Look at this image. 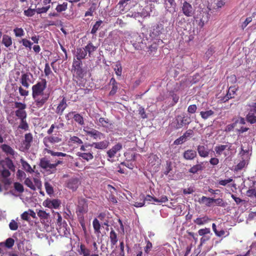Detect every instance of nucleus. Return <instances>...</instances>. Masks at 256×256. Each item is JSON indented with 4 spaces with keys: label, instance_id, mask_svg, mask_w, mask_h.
I'll return each mask as SVG.
<instances>
[{
    "label": "nucleus",
    "instance_id": "nucleus-1",
    "mask_svg": "<svg viewBox=\"0 0 256 256\" xmlns=\"http://www.w3.org/2000/svg\"><path fill=\"white\" fill-rule=\"evenodd\" d=\"M46 87L47 81L44 78L41 79L40 81L37 82L32 86V97L37 108H42L50 98V92H44Z\"/></svg>",
    "mask_w": 256,
    "mask_h": 256
},
{
    "label": "nucleus",
    "instance_id": "nucleus-2",
    "mask_svg": "<svg viewBox=\"0 0 256 256\" xmlns=\"http://www.w3.org/2000/svg\"><path fill=\"white\" fill-rule=\"evenodd\" d=\"M16 168V166L9 157L0 160V182L3 184L6 190H8L12 183L10 178V172H15Z\"/></svg>",
    "mask_w": 256,
    "mask_h": 256
},
{
    "label": "nucleus",
    "instance_id": "nucleus-3",
    "mask_svg": "<svg viewBox=\"0 0 256 256\" xmlns=\"http://www.w3.org/2000/svg\"><path fill=\"white\" fill-rule=\"evenodd\" d=\"M62 135L60 134H48L43 138V144L45 146L44 152L48 154H51L52 156H66L68 155L66 153L62 152H56L52 150L51 148L54 147V144H55L60 143L62 142Z\"/></svg>",
    "mask_w": 256,
    "mask_h": 256
},
{
    "label": "nucleus",
    "instance_id": "nucleus-4",
    "mask_svg": "<svg viewBox=\"0 0 256 256\" xmlns=\"http://www.w3.org/2000/svg\"><path fill=\"white\" fill-rule=\"evenodd\" d=\"M63 164V162L60 159H50L46 156H44L40 159V166L46 170L50 171L51 170H56V168L59 164Z\"/></svg>",
    "mask_w": 256,
    "mask_h": 256
},
{
    "label": "nucleus",
    "instance_id": "nucleus-5",
    "mask_svg": "<svg viewBox=\"0 0 256 256\" xmlns=\"http://www.w3.org/2000/svg\"><path fill=\"white\" fill-rule=\"evenodd\" d=\"M190 118L186 114L178 115L172 123V126L178 130L182 128L184 125H188L190 123Z\"/></svg>",
    "mask_w": 256,
    "mask_h": 256
},
{
    "label": "nucleus",
    "instance_id": "nucleus-6",
    "mask_svg": "<svg viewBox=\"0 0 256 256\" xmlns=\"http://www.w3.org/2000/svg\"><path fill=\"white\" fill-rule=\"evenodd\" d=\"M83 130L86 136L92 138L94 140H100L104 136V134L98 130L88 126L84 127Z\"/></svg>",
    "mask_w": 256,
    "mask_h": 256
},
{
    "label": "nucleus",
    "instance_id": "nucleus-7",
    "mask_svg": "<svg viewBox=\"0 0 256 256\" xmlns=\"http://www.w3.org/2000/svg\"><path fill=\"white\" fill-rule=\"evenodd\" d=\"M161 164V160L156 154H151L148 157V166L157 170Z\"/></svg>",
    "mask_w": 256,
    "mask_h": 256
},
{
    "label": "nucleus",
    "instance_id": "nucleus-8",
    "mask_svg": "<svg viewBox=\"0 0 256 256\" xmlns=\"http://www.w3.org/2000/svg\"><path fill=\"white\" fill-rule=\"evenodd\" d=\"M33 180L34 182L29 178H26L24 184L33 190H35L36 188L38 189L40 188L42 186L41 181L37 178H34Z\"/></svg>",
    "mask_w": 256,
    "mask_h": 256
},
{
    "label": "nucleus",
    "instance_id": "nucleus-9",
    "mask_svg": "<svg viewBox=\"0 0 256 256\" xmlns=\"http://www.w3.org/2000/svg\"><path fill=\"white\" fill-rule=\"evenodd\" d=\"M80 184L79 178H72L67 181L66 186L72 191H76L80 186Z\"/></svg>",
    "mask_w": 256,
    "mask_h": 256
},
{
    "label": "nucleus",
    "instance_id": "nucleus-10",
    "mask_svg": "<svg viewBox=\"0 0 256 256\" xmlns=\"http://www.w3.org/2000/svg\"><path fill=\"white\" fill-rule=\"evenodd\" d=\"M60 204V201L58 199L47 198L43 202V206L50 208L56 209L59 208Z\"/></svg>",
    "mask_w": 256,
    "mask_h": 256
},
{
    "label": "nucleus",
    "instance_id": "nucleus-11",
    "mask_svg": "<svg viewBox=\"0 0 256 256\" xmlns=\"http://www.w3.org/2000/svg\"><path fill=\"white\" fill-rule=\"evenodd\" d=\"M182 10L183 14L188 17L192 16L194 14V10L192 6L186 1L183 2Z\"/></svg>",
    "mask_w": 256,
    "mask_h": 256
},
{
    "label": "nucleus",
    "instance_id": "nucleus-12",
    "mask_svg": "<svg viewBox=\"0 0 256 256\" xmlns=\"http://www.w3.org/2000/svg\"><path fill=\"white\" fill-rule=\"evenodd\" d=\"M67 100L64 96H62V99L59 102L56 110V113L60 116L63 114L64 110L68 106Z\"/></svg>",
    "mask_w": 256,
    "mask_h": 256
},
{
    "label": "nucleus",
    "instance_id": "nucleus-13",
    "mask_svg": "<svg viewBox=\"0 0 256 256\" xmlns=\"http://www.w3.org/2000/svg\"><path fill=\"white\" fill-rule=\"evenodd\" d=\"M197 151L200 157L205 158L208 156L210 150L207 145L202 144L197 146Z\"/></svg>",
    "mask_w": 256,
    "mask_h": 256
},
{
    "label": "nucleus",
    "instance_id": "nucleus-14",
    "mask_svg": "<svg viewBox=\"0 0 256 256\" xmlns=\"http://www.w3.org/2000/svg\"><path fill=\"white\" fill-rule=\"evenodd\" d=\"M164 6L167 12H174L176 7L175 0H164Z\"/></svg>",
    "mask_w": 256,
    "mask_h": 256
},
{
    "label": "nucleus",
    "instance_id": "nucleus-15",
    "mask_svg": "<svg viewBox=\"0 0 256 256\" xmlns=\"http://www.w3.org/2000/svg\"><path fill=\"white\" fill-rule=\"evenodd\" d=\"M212 228L216 236L220 238H226L230 234V232L223 229L218 230L216 228V224L214 223L212 224Z\"/></svg>",
    "mask_w": 256,
    "mask_h": 256
},
{
    "label": "nucleus",
    "instance_id": "nucleus-16",
    "mask_svg": "<svg viewBox=\"0 0 256 256\" xmlns=\"http://www.w3.org/2000/svg\"><path fill=\"white\" fill-rule=\"evenodd\" d=\"M30 75L32 76L30 73L22 74L20 78V82L23 86L26 88H28L30 86V84L28 83V82L30 81Z\"/></svg>",
    "mask_w": 256,
    "mask_h": 256
},
{
    "label": "nucleus",
    "instance_id": "nucleus-17",
    "mask_svg": "<svg viewBox=\"0 0 256 256\" xmlns=\"http://www.w3.org/2000/svg\"><path fill=\"white\" fill-rule=\"evenodd\" d=\"M122 144L120 143H118L113 146L111 149L107 152L108 156L110 158H114L116 154L120 151L122 148Z\"/></svg>",
    "mask_w": 256,
    "mask_h": 256
},
{
    "label": "nucleus",
    "instance_id": "nucleus-18",
    "mask_svg": "<svg viewBox=\"0 0 256 256\" xmlns=\"http://www.w3.org/2000/svg\"><path fill=\"white\" fill-rule=\"evenodd\" d=\"M238 88H236L235 86H230L226 96L223 98V100L224 102H226L230 98H234L236 94V92L238 90Z\"/></svg>",
    "mask_w": 256,
    "mask_h": 256
},
{
    "label": "nucleus",
    "instance_id": "nucleus-19",
    "mask_svg": "<svg viewBox=\"0 0 256 256\" xmlns=\"http://www.w3.org/2000/svg\"><path fill=\"white\" fill-rule=\"evenodd\" d=\"M118 84L114 78H112L110 80L109 84L112 86V88L108 94L110 96H113L116 93L118 88Z\"/></svg>",
    "mask_w": 256,
    "mask_h": 256
},
{
    "label": "nucleus",
    "instance_id": "nucleus-20",
    "mask_svg": "<svg viewBox=\"0 0 256 256\" xmlns=\"http://www.w3.org/2000/svg\"><path fill=\"white\" fill-rule=\"evenodd\" d=\"M32 141L33 136L31 133L25 134L24 140L23 141V144L24 145L26 150H28L30 148Z\"/></svg>",
    "mask_w": 256,
    "mask_h": 256
},
{
    "label": "nucleus",
    "instance_id": "nucleus-21",
    "mask_svg": "<svg viewBox=\"0 0 256 256\" xmlns=\"http://www.w3.org/2000/svg\"><path fill=\"white\" fill-rule=\"evenodd\" d=\"M196 156V152L193 150H188L183 153V157L186 160H193Z\"/></svg>",
    "mask_w": 256,
    "mask_h": 256
},
{
    "label": "nucleus",
    "instance_id": "nucleus-22",
    "mask_svg": "<svg viewBox=\"0 0 256 256\" xmlns=\"http://www.w3.org/2000/svg\"><path fill=\"white\" fill-rule=\"evenodd\" d=\"M197 162L198 164H196L194 165L189 170V172L190 173L194 174L199 171H202L204 170L205 167L204 165V162H200V163H198V162Z\"/></svg>",
    "mask_w": 256,
    "mask_h": 256
},
{
    "label": "nucleus",
    "instance_id": "nucleus-23",
    "mask_svg": "<svg viewBox=\"0 0 256 256\" xmlns=\"http://www.w3.org/2000/svg\"><path fill=\"white\" fill-rule=\"evenodd\" d=\"M109 144L108 140H103L98 142H93L91 146H94V148L98 150H103L106 148Z\"/></svg>",
    "mask_w": 256,
    "mask_h": 256
},
{
    "label": "nucleus",
    "instance_id": "nucleus-24",
    "mask_svg": "<svg viewBox=\"0 0 256 256\" xmlns=\"http://www.w3.org/2000/svg\"><path fill=\"white\" fill-rule=\"evenodd\" d=\"M2 152L6 155H10L14 156L15 154V151L8 145L3 144L0 146Z\"/></svg>",
    "mask_w": 256,
    "mask_h": 256
},
{
    "label": "nucleus",
    "instance_id": "nucleus-25",
    "mask_svg": "<svg viewBox=\"0 0 256 256\" xmlns=\"http://www.w3.org/2000/svg\"><path fill=\"white\" fill-rule=\"evenodd\" d=\"M78 252L82 256H88L90 254V250L87 248L84 244H81L78 250Z\"/></svg>",
    "mask_w": 256,
    "mask_h": 256
},
{
    "label": "nucleus",
    "instance_id": "nucleus-26",
    "mask_svg": "<svg viewBox=\"0 0 256 256\" xmlns=\"http://www.w3.org/2000/svg\"><path fill=\"white\" fill-rule=\"evenodd\" d=\"M86 52L84 48H77L76 51V57L77 60L84 59L86 56Z\"/></svg>",
    "mask_w": 256,
    "mask_h": 256
},
{
    "label": "nucleus",
    "instance_id": "nucleus-27",
    "mask_svg": "<svg viewBox=\"0 0 256 256\" xmlns=\"http://www.w3.org/2000/svg\"><path fill=\"white\" fill-rule=\"evenodd\" d=\"M210 219L206 216H205L202 218H198L194 220V223L198 225L202 226L207 224Z\"/></svg>",
    "mask_w": 256,
    "mask_h": 256
},
{
    "label": "nucleus",
    "instance_id": "nucleus-28",
    "mask_svg": "<svg viewBox=\"0 0 256 256\" xmlns=\"http://www.w3.org/2000/svg\"><path fill=\"white\" fill-rule=\"evenodd\" d=\"M110 238L112 248L116 244L118 241L117 234L113 230H112L110 233Z\"/></svg>",
    "mask_w": 256,
    "mask_h": 256
},
{
    "label": "nucleus",
    "instance_id": "nucleus-29",
    "mask_svg": "<svg viewBox=\"0 0 256 256\" xmlns=\"http://www.w3.org/2000/svg\"><path fill=\"white\" fill-rule=\"evenodd\" d=\"M14 244V240L12 238H10L6 240L5 242H0L2 248L6 247L8 248H12Z\"/></svg>",
    "mask_w": 256,
    "mask_h": 256
},
{
    "label": "nucleus",
    "instance_id": "nucleus-30",
    "mask_svg": "<svg viewBox=\"0 0 256 256\" xmlns=\"http://www.w3.org/2000/svg\"><path fill=\"white\" fill-rule=\"evenodd\" d=\"M78 156L87 161L92 160L94 158L92 153L90 152H78Z\"/></svg>",
    "mask_w": 256,
    "mask_h": 256
},
{
    "label": "nucleus",
    "instance_id": "nucleus-31",
    "mask_svg": "<svg viewBox=\"0 0 256 256\" xmlns=\"http://www.w3.org/2000/svg\"><path fill=\"white\" fill-rule=\"evenodd\" d=\"M2 43L7 48L10 46L12 44V38L6 34H4L2 36Z\"/></svg>",
    "mask_w": 256,
    "mask_h": 256
},
{
    "label": "nucleus",
    "instance_id": "nucleus-32",
    "mask_svg": "<svg viewBox=\"0 0 256 256\" xmlns=\"http://www.w3.org/2000/svg\"><path fill=\"white\" fill-rule=\"evenodd\" d=\"M73 118L74 120L80 126L84 124V118L80 114L76 113L75 112V114H74L73 116Z\"/></svg>",
    "mask_w": 256,
    "mask_h": 256
},
{
    "label": "nucleus",
    "instance_id": "nucleus-33",
    "mask_svg": "<svg viewBox=\"0 0 256 256\" xmlns=\"http://www.w3.org/2000/svg\"><path fill=\"white\" fill-rule=\"evenodd\" d=\"M20 162L23 168L27 172L32 173L34 171L31 166L24 160L21 159Z\"/></svg>",
    "mask_w": 256,
    "mask_h": 256
},
{
    "label": "nucleus",
    "instance_id": "nucleus-34",
    "mask_svg": "<svg viewBox=\"0 0 256 256\" xmlns=\"http://www.w3.org/2000/svg\"><path fill=\"white\" fill-rule=\"evenodd\" d=\"M214 198H208L205 196H202L200 198L198 202L200 203L205 204L208 206H210L211 204L213 202V200H211L210 199H213Z\"/></svg>",
    "mask_w": 256,
    "mask_h": 256
},
{
    "label": "nucleus",
    "instance_id": "nucleus-35",
    "mask_svg": "<svg viewBox=\"0 0 256 256\" xmlns=\"http://www.w3.org/2000/svg\"><path fill=\"white\" fill-rule=\"evenodd\" d=\"M214 112L212 110H208L206 111H202L200 112L201 117L204 119L206 120L214 114Z\"/></svg>",
    "mask_w": 256,
    "mask_h": 256
},
{
    "label": "nucleus",
    "instance_id": "nucleus-36",
    "mask_svg": "<svg viewBox=\"0 0 256 256\" xmlns=\"http://www.w3.org/2000/svg\"><path fill=\"white\" fill-rule=\"evenodd\" d=\"M92 225L94 232L99 234L100 233V224L97 218H94L92 222Z\"/></svg>",
    "mask_w": 256,
    "mask_h": 256
},
{
    "label": "nucleus",
    "instance_id": "nucleus-37",
    "mask_svg": "<svg viewBox=\"0 0 256 256\" xmlns=\"http://www.w3.org/2000/svg\"><path fill=\"white\" fill-rule=\"evenodd\" d=\"M16 116L22 120L26 119V112L24 110H17L15 111Z\"/></svg>",
    "mask_w": 256,
    "mask_h": 256
},
{
    "label": "nucleus",
    "instance_id": "nucleus-38",
    "mask_svg": "<svg viewBox=\"0 0 256 256\" xmlns=\"http://www.w3.org/2000/svg\"><path fill=\"white\" fill-rule=\"evenodd\" d=\"M254 114V113L248 112L246 117V121L251 124L256 123V116Z\"/></svg>",
    "mask_w": 256,
    "mask_h": 256
},
{
    "label": "nucleus",
    "instance_id": "nucleus-39",
    "mask_svg": "<svg viewBox=\"0 0 256 256\" xmlns=\"http://www.w3.org/2000/svg\"><path fill=\"white\" fill-rule=\"evenodd\" d=\"M64 126V124L63 122L59 124L58 126H56L55 124H52L50 128L46 132L48 134H51L53 133L55 128L58 129L59 128H63Z\"/></svg>",
    "mask_w": 256,
    "mask_h": 256
},
{
    "label": "nucleus",
    "instance_id": "nucleus-40",
    "mask_svg": "<svg viewBox=\"0 0 256 256\" xmlns=\"http://www.w3.org/2000/svg\"><path fill=\"white\" fill-rule=\"evenodd\" d=\"M84 48L86 54L88 52L89 56H90L92 53L96 50V47L94 46L92 42H89Z\"/></svg>",
    "mask_w": 256,
    "mask_h": 256
},
{
    "label": "nucleus",
    "instance_id": "nucleus-41",
    "mask_svg": "<svg viewBox=\"0 0 256 256\" xmlns=\"http://www.w3.org/2000/svg\"><path fill=\"white\" fill-rule=\"evenodd\" d=\"M13 32L16 37H22L24 35V32L22 28H15Z\"/></svg>",
    "mask_w": 256,
    "mask_h": 256
},
{
    "label": "nucleus",
    "instance_id": "nucleus-42",
    "mask_svg": "<svg viewBox=\"0 0 256 256\" xmlns=\"http://www.w3.org/2000/svg\"><path fill=\"white\" fill-rule=\"evenodd\" d=\"M37 214L38 216L40 218L41 220H47L48 219V217L50 216L49 213H47L46 211L42 210H39L37 212Z\"/></svg>",
    "mask_w": 256,
    "mask_h": 256
},
{
    "label": "nucleus",
    "instance_id": "nucleus-43",
    "mask_svg": "<svg viewBox=\"0 0 256 256\" xmlns=\"http://www.w3.org/2000/svg\"><path fill=\"white\" fill-rule=\"evenodd\" d=\"M228 147L227 145H218L216 146L214 148L215 151L216 152V154L218 155H221L222 152L224 151Z\"/></svg>",
    "mask_w": 256,
    "mask_h": 256
},
{
    "label": "nucleus",
    "instance_id": "nucleus-44",
    "mask_svg": "<svg viewBox=\"0 0 256 256\" xmlns=\"http://www.w3.org/2000/svg\"><path fill=\"white\" fill-rule=\"evenodd\" d=\"M68 8V3L66 2H63L62 4H58L56 8V10L58 12H61L65 11Z\"/></svg>",
    "mask_w": 256,
    "mask_h": 256
},
{
    "label": "nucleus",
    "instance_id": "nucleus-45",
    "mask_svg": "<svg viewBox=\"0 0 256 256\" xmlns=\"http://www.w3.org/2000/svg\"><path fill=\"white\" fill-rule=\"evenodd\" d=\"M102 24V20H99L95 23V24L93 26L91 30V34H95L98 30L99 29L100 27L101 26Z\"/></svg>",
    "mask_w": 256,
    "mask_h": 256
},
{
    "label": "nucleus",
    "instance_id": "nucleus-46",
    "mask_svg": "<svg viewBox=\"0 0 256 256\" xmlns=\"http://www.w3.org/2000/svg\"><path fill=\"white\" fill-rule=\"evenodd\" d=\"M14 190L19 193H22L24 192L23 185L18 182H14Z\"/></svg>",
    "mask_w": 256,
    "mask_h": 256
},
{
    "label": "nucleus",
    "instance_id": "nucleus-47",
    "mask_svg": "<svg viewBox=\"0 0 256 256\" xmlns=\"http://www.w3.org/2000/svg\"><path fill=\"white\" fill-rule=\"evenodd\" d=\"M194 134V131L191 130L189 129L187 130L182 136L180 137V139H182V140H184V142L188 138L192 136Z\"/></svg>",
    "mask_w": 256,
    "mask_h": 256
},
{
    "label": "nucleus",
    "instance_id": "nucleus-48",
    "mask_svg": "<svg viewBox=\"0 0 256 256\" xmlns=\"http://www.w3.org/2000/svg\"><path fill=\"white\" fill-rule=\"evenodd\" d=\"M20 43H22V45L28 48L30 50H31L32 46V42L30 40H28L26 38H22L20 41Z\"/></svg>",
    "mask_w": 256,
    "mask_h": 256
},
{
    "label": "nucleus",
    "instance_id": "nucleus-49",
    "mask_svg": "<svg viewBox=\"0 0 256 256\" xmlns=\"http://www.w3.org/2000/svg\"><path fill=\"white\" fill-rule=\"evenodd\" d=\"M198 234L200 236H204V235H206L208 234H210V235L212 234L210 232V228H207L199 230H198Z\"/></svg>",
    "mask_w": 256,
    "mask_h": 256
},
{
    "label": "nucleus",
    "instance_id": "nucleus-50",
    "mask_svg": "<svg viewBox=\"0 0 256 256\" xmlns=\"http://www.w3.org/2000/svg\"><path fill=\"white\" fill-rule=\"evenodd\" d=\"M96 9V4H92L91 6L88 8V10L86 12L84 16H92L93 13L95 11Z\"/></svg>",
    "mask_w": 256,
    "mask_h": 256
},
{
    "label": "nucleus",
    "instance_id": "nucleus-51",
    "mask_svg": "<svg viewBox=\"0 0 256 256\" xmlns=\"http://www.w3.org/2000/svg\"><path fill=\"white\" fill-rule=\"evenodd\" d=\"M19 128L27 130L28 129V125L26 119L20 120V122L18 127Z\"/></svg>",
    "mask_w": 256,
    "mask_h": 256
},
{
    "label": "nucleus",
    "instance_id": "nucleus-52",
    "mask_svg": "<svg viewBox=\"0 0 256 256\" xmlns=\"http://www.w3.org/2000/svg\"><path fill=\"white\" fill-rule=\"evenodd\" d=\"M211 200H213V202L216 203V204L218 206L224 207L226 205V202H224V200L222 198H218L217 199H210Z\"/></svg>",
    "mask_w": 256,
    "mask_h": 256
},
{
    "label": "nucleus",
    "instance_id": "nucleus-53",
    "mask_svg": "<svg viewBox=\"0 0 256 256\" xmlns=\"http://www.w3.org/2000/svg\"><path fill=\"white\" fill-rule=\"evenodd\" d=\"M36 12L35 9H32L31 8H28L26 10H24V14L28 17L32 16Z\"/></svg>",
    "mask_w": 256,
    "mask_h": 256
},
{
    "label": "nucleus",
    "instance_id": "nucleus-54",
    "mask_svg": "<svg viewBox=\"0 0 256 256\" xmlns=\"http://www.w3.org/2000/svg\"><path fill=\"white\" fill-rule=\"evenodd\" d=\"M46 190L48 194L50 195L54 193L53 187L48 182L44 183Z\"/></svg>",
    "mask_w": 256,
    "mask_h": 256
},
{
    "label": "nucleus",
    "instance_id": "nucleus-55",
    "mask_svg": "<svg viewBox=\"0 0 256 256\" xmlns=\"http://www.w3.org/2000/svg\"><path fill=\"white\" fill-rule=\"evenodd\" d=\"M84 204L86 205L84 199H82L79 201L78 208L80 212H86V210H84Z\"/></svg>",
    "mask_w": 256,
    "mask_h": 256
},
{
    "label": "nucleus",
    "instance_id": "nucleus-56",
    "mask_svg": "<svg viewBox=\"0 0 256 256\" xmlns=\"http://www.w3.org/2000/svg\"><path fill=\"white\" fill-rule=\"evenodd\" d=\"M76 76L79 78H83L84 76V70L82 68L74 69Z\"/></svg>",
    "mask_w": 256,
    "mask_h": 256
},
{
    "label": "nucleus",
    "instance_id": "nucleus-57",
    "mask_svg": "<svg viewBox=\"0 0 256 256\" xmlns=\"http://www.w3.org/2000/svg\"><path fill=\"white\" fill-rule=\"evenodd\" d=\"M14 108L18 110H25L26 108V105L24 103L16 102H14Z\"/></svg>",
    "mask_w": 256,
    "mask_h": 256
},
{
    "label": "nucleus",
    "instance_id": "nucleus-58",
    "mask_svg": "<svg viewBox=\"0 0 256 256\" xmlns=\"http://www.w3.org/2000/svg\"><path fill=\"white\" fill-rule=\"evenodd\" d=\"M172 164L171 162L167 161L166 166V170L164 172L165 175H168V173L172 170Z\"/></svg>",
    "mask_w": 256,
    "mask_h": 256
},
{
    "label": "nucleus",
    "instance_id": "nucleus-59",
    "mask_svg": "<svg viewBox=\"0 0 256 256\" xmlns=\"http://www.w3.org/2000/svg\"><path fill=\"white\" fill-rule=\"evenodd\" d=\"M9 227L12 230H18V223L14 220H12L9 224Z\"/></svg>",
    "mask_w": 256,
    "mask_h": 256
},
{
    "label": "nucleus",
    "instance_id": "nucleus-60",
    "mask_svg": "<svg viewBox=\"0 0 256 256\" xmlns=\"http://www.w3.org/2000/svg\"><path fill=\"white\" fill-rule=\"evenodd\" d=\"M74 60L72 63V68L74 69H76L77 68H80L82 67V62L81 60Z\"/></svg>",
    "mask_w": 256,
    "mask_h": 256
},
{
    "label": "nucleus",
    "instance_id": "nucleus-61",
    "mask_svg": "<svg viewBox=\"0 0 256 256\" xmlns=\"http://www.w3.org/2000/svg\"><path fill=\"white\" fill-rule=\"evenodd\" d=\"M246 194L248 197L256 198V190L255 188L249 189L246 191Z\"/></svg>",
    "mask_w": 256,
    "mask_h": 256
},
{
    "label": "nucleus",
    "instance_id": "nucleus-62",
    "mask_svg": "<svg viewBox=\"0 0 256 256\" xmlns=\"http://www.w3.org/2000/svg\"><path fill=\"white\" fill-rule=\"evenodd\" d=\"M98 120L101 126L103 127H106L109 124V120L108 118H100Z\"/></svg>",
    "mask_w": 256,
    "mask_h": 256
},
{
    "label": "nucleus",
    "instance_id": "nucleus-63",
    "mask_svg": "<svg viewBox=\"0 0 256 256\" xmlns=\"http://www.w3.org/2000/svg\"><path fill=\"white\" fill-rule=\"evenodd\" d=\"M114 70L115 71L116 74L118 76H120L122 72V67L120 64H116V68H114Z\"/></svg>",
    "mask_w": 256,
    "mask_h": 256
},
{
    "label": "nucleus",
    "instance_id": "nucleus-64",
    "mask_svg": "<svg viewBox=\"0 0 256 256\" xmlns=\"http://www.w3.org/2000/svg\"><path fill=\"white\" fill-rule=\"evenodd\" d=\"M44 72L46 76H49L52 73L50 65L48 63H46L44 66Z\"/></svg>",
    "mask_w": 256,
    "mask_h": 256
}]
</instances>
